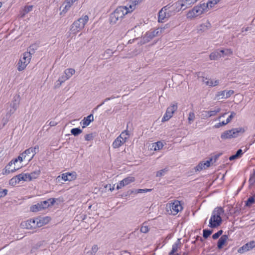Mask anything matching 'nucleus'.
I'll use <instances>...</instances> for the list:
<instances>
[{
	"instance_id": "9d476101",
	"label": "nucleus",
	"mask_w": 255,
	"mask_h": 255,
	"mask_svg": "<svg viewBox=\"0 0 255 255\" xmlns=\"http://www.w3.org/2000/svg\"><path fill=\"white\" fill-rule=\"evenodd\" d=\"M17 109L8 106L7 107V113L2 119L3 127H4L9 121L11 116L14 113Z\"/></svg>"
},
{
	"instance_id": "393cba45",
	"label": "nucleus",
	"mask_w": 255,
	"mask_h": 255,
	"mask_svg": "<svg viewBox=\"0 0 255 255\" xmlns=\"http://www.w3.org/2000/svg\"><path fill=\"white\" fill-rule=\"evenodd\" d=\"M94 121V118L92 114H90L87 117H85L82 120L83 125L82 128H84L86 127L89 125V124Z\"/></svg>"
},
{
	"instance_id": "dca6fc26",
	"label": "nucleus",
	"mask_w": 255,
	"mask_h": 255,
	"mask_svg": "<svg viewBox=\"0 0 255 255\" xmlns=\"http://www.w3.org/2000/svg\"><path fill=\"white\" fill-rule=\"evenodd\" d=\"M77 177L75 172H67L62 174V179L64 181H72L75 180Z\"/></svg>"
},
{
	"instance_id": "de8ad7c7",
	"label": "nucleus",
	"mask_w": 255,
	"mask_h": 255,
	"mask_svg": "<svg viewBox=\"0 0 255 255\" xmlns=\"http://www.w3.org/2000/svg\"><path fill=\"white\" fill-rule=\"evenodd\" d=\"M236 114L234 112H232L231 113V115L229 116V117L226 120V123H229L234 117L236 116Z\"/></svg>"
},
{
	"instance_id": "4be33fe9",
	"label": "nucleus",
	"mask_w": 255,
	"mask_h": 255,
	"mask_svg": "<svg viewBox=\"0 0 255 255\" xmlns=\"http://www.w3.org/2000/svg\"><path fill=\"white\" fill-rule=\"evenodd\" d=\"M41 203L42 206L43 207V209H46L49 207L50 205H53L55 202V199L53 198H51L48 199L47 200L43 201L40 202Z\"/></svg>"
},
{
	"instance_id": "338daca9",
	"label": "nucleus",
	"mask_w": 255,
	"mask_h": 255,
	"mask_svg": "<svg viewBox=\"0 0 255 255\" xmlns=\"http://www.w3.org/2000/svg\"><path fill=\"white\" fill-rule=\"evenodd\" d=\"M57 124V123L55 121H50L49 122V124L48 125L50 126V127H54V126H56Z\"/></svg>"
},
{
	"instance_id": "6ab92c4d",
	"label": "nucleus",
	"mask_w": 255,
	"mask_h": 255,
	"mask_svg": "<svg viewBox=\"0 0 255 255\" xmlns=\"http://www.w3.org/2000/svg\"><path fill=\"white\" fill-rule=\"evenodd\" d=\"M172 6H173V9L169 10L171 13L179 11L184 6V4L181 1H178L172 4Z\"/></svg>"
},
{
	"instance_id": "8fccbe9b",
	"label": "nucleus",
	"mask_w": 255,
	"mask_h": 255,
	"mask_svg": "<svg viewBox=\"0 0 255 255\" xmlns=\"http://www.w3.org/2000/svg\"><path fill=\"white\" fill-rule=\"evenodd\" d=\"M8 190L6 189H0V198L4 197L7 193Z\"/></svg>"
},
{
	"instance_id": "4c0bfd02",
	"label": "nucleus",
	"mask_w": 255,
	"mask_h": 255,
	"mask_svg": "<svg viewBox=\"0 0 255 255\" xmlns=\"http://www.w3.org/2000/svg\"><path fill=\"white\" fill-rule=\"evenodd\" d=\"M10 166H6L4 168V172H3V174H9L10 172H13L17 170L18 168H16L15 167H14L13 169H11Z\"/></svg>"
},
{
	"instance_id": "473e14b6",
	"label": "nucleus",
	"mask_w": 255,
	"mask_h": 255,
	"mask_svg": "<svg viewBox=\"0 0 255 255\" xmlns=\"http://www.w3.org/2000/svg\"><path fill=\"white\" fill-rule=\"evenodd\" d=\"M82 132V130L79 128H73L71 130V133L74 136H78Z\"/></svg>"
},
{
	"instance_id": "a18cd8bd",
	"label": "nucleus",
	"mask_w": 255,
	"mask_h": 255,
	"mask_svg": "<svg viewBox=\"0 0 255 255\" xmlns=\"http://www.w3.org/2000/svg\"><path fill=\"white\" fill-rule=\"evenodd\" d=\"M198 0H182V2L185 5H190L191 4H194Z\"/></svg>"
},
{
	"instance_id": "f03ea898",
	"label": "nucleus",
	"mask_w": 255,
	"mask_h": 255,
	"mask_svg": "<svg viewBox=\"0 0 255 255\" xmlns=\"http://www.w3.org/2000/svg\"><path fill=\"white\" fill-rule=\"evenodd\" d=\"M245 131V128L242 127L233 128L231 129L227 130L222 132L221 135V138L223 140L235 138L243 134Z\"/></svg>"
},
{
	"instance_id": "6e6d98bb",
	"label": "nucleus",
	"mask_w": 255,
	"mask_h": 255,
	"mask_svg": "<svg viewBox=\"0 0 255 255\" xmlns=\"http://www.w3.org/2000/svg\"><path fill=\"white\" fill-rule=\"evenodd\" d=\"M98 250V246L97 245H94L92 248V252L90 255H92L93 254H95Z\"/></svg>"
},
{
	"instance_id": "ddd939ff",
	"label": "nucleus",
	"mask_w": 255,
	"mask_h": 255,
	"mask_svg": "<svg viewBox=\"0 0 255 255\" xmlns=\"http://www.w3.org/2000/svg\"><path fill=\"white\" fill-rule=\"evenodd\" d=\"M170 211L172 214L176 215L182 209V207L180 202L178 201H175L170 204Z\"/></svg>"
},
{
	"instance_id": "a211bd4d",
	"label": "nucleus",
	"mask_w": 255,
	"mask_h": 255,
	"mask_svg": "<svg viewBox=\"0 0 255 255\" xmlns=\"http://www.w3.org/2000/svg\"><path fill=\"white\" fill-rule=\"evenodd\" d=\"M35 219L37 227L43 226L44 225L47 224L50 221V218L48 217H39Z\"/></svg>"
},
{
	"instance_id": "f3484780",
	"label": "nucleus",
	"mask_w": 255,
	"mask_h": 255,
	"mask_svg": "<svg viewBox=\"0 0 255 255\" xmlns=\"http://www.w3.org/2000/svg\"><path fill=\"white\" fill-rule=\"evenodd\" d=\"M20 102V96L16 94L13 96L11 103L9 104V106L17 109L19 106Z\"/></svg>"
},
{
	"instance_id": "5701e85b",
	"label": "nucleus",
	"mask_w": 255,
	"mask_h": 255,
	"mask_svg": "<svg viewBox=\"0 0 255 255\" xmlns=\"http://www.w3.org/2000/svg\"><path fill=\"white\" fill-rule=\"evenodd\" d=\"M228 239V236L226 235H224L221 236V237L219 239L217 243V247L219 249H221L223 246L225 245V243Z\"/></svg>"
},
{
	"instance_id": "72a5a7b5",
	"label": "nucleus",
	"mask_w": 255,
	"mask_h": 255,
	"mask_svg": "<svg viewBox=\"0 0 255 255\" xmlns=\"http://www.w3.org/2000/svg\"><path fill=\"white\" fill-rule=\"evenodd\" d=\"M135 180L134 177L132 176H128L123 180V181L124 182L125 185H128L129 184H130L131 182H134Z\"/></svg>"
},
{
	"instance_id": "09e8293b",
	"label": "nucleus",
	"mask_w": 255,
	"mask_h": 255,
	"mask_svg": "<svg viewBox=\"0 0 255 255\" xmlns=\"http://www.w3.org/2000/svg\"><path fill=\"white\" fill-rule=\"evenodd\" d=\"M44 243V241H40L36 244L32 248V250L38 249L40 247H41Z\"/></svg>"
},
{
	"instance_id": "0eeeda50",
	"label": "nucleus",
	"mask_w": 255,
	"mask_h": 255,
	"mask_svg": "<svg viewBox=\"0 0 255 255\" xmlns=\"http://www.w3.org/2000/svg\"><path fill=\"white\" fill-rule=\"evenodd\" d=\"M177 109V104H173L170 107H168L166 111L165 115L162 119V122H164L168 121L172 116L174 113Z\"/></svg>"
},
{
	"instance_id": "e433bc0d",
	"label": "nucleus",
	"mask_w": 255,
	"mask_h": 255,
	"mask_svg": "<svg viewBox=\"0 0 255 255\" xmlns=\"http://www.w3.org/2000/svg\"><path fill=\"white\" fill-rule=\"evenodd\" d=\"M213 230L204 229L203 231V236L205 239H207L212 233Z\"/></svg>"
},
{
	"instance_id": "774afa93",
	"label": "nucleus",
	"mask_w": 255,
	"mask_h": 255,
	"mask_svg": "<svg viewBox=\"0 0 255 255\" xmlns=\"http://www.w3.org/2000/svg\"><path fill=\"white\" fill-rule=\"evenodd\" d=\"M220 236V235H219V234L218 233V232H217L216 233L214 234V235H213L212 236V238L214 239V240H216L217 239L219 238V237Z\"/></svg>"
},
{
	"instance_id": "c85d7f7f",
	"label": "nucleus",
	"mask_w": 255,
	"mask_h": 255,
	"mask_svg": "<svg viewBox=\"0 0 255 255\" xmlns=\"http://www.w3.org/2000/svg\"><path fill=\"white\" fill-rule=\"evenodd\" d=\"M32 153H31V150L30 148H28L26 149L24 152L21 153L22 156H23V158L26 159L28 160V159L32 155Z\"/></svg>"
},
{
	"instance_id": "5fc2aeb1",
	"label": "nucleus",
	"mask_w": 255,
	"mask_h": 255,
	"mask_svg": "<svg viewBox=\"0 0 255 255\" xmlns=\"http://www.w3.org/2000/svg\"><path fill=\"white\" fill-rule=\"evenodd\" d=\"M148 228L146 226H143L140 228V232L143 233H146L148 232Z\"/></svg>"
},
{
	"instance_id": "c756f323",
	"label": "nucleus",
	"mask_w": 255,
	"mask_h": 255,
	"mask_svg": "<svg viewBox=\"0 0 255 255\" xmlns=\"http://www.w3.org/2000/svg\"><path fill=\"white\" fill-rule=\"evenodd\" d=\"M75 72V71L73 68L67 69L64 71V74L69 79Z\"/></svg>"
},
{
	"instance_id": "0e129e2a",
	"label": "nucleus",
	"mask_w": 255,
	"mask_h": 255,
	"mask_svg": "<svg viewBox=\"0 0 255 255\" xmlns=\"http://www.w3.org/2000/svg\"><path fill=\"white\" fill-rule=\"evenodd\" d=\"M70 7V5L69 4H66L62 10V11L66 12L69 9Z\"/></svg>"
},
{
	"instance_id": "052dcab7",
	"label": "nucleus",
	"mask_w": 255,
	"mask_h": 255,
	"mask_svg": "<svg viewBox=\"0 0 255 255\" xmlns=\"http://www.w3.org/2000/svg\"><path fill=\"white\" fill-rule=\"evenodd\" d=\"M243 153L244 152L243 150L241 149H239L237 151L236 154L238 155L239 158H240L243 155Z\"/></svg>"
},
{
	"instance_id": "bb28decb",
	"label": "nucleus",
	"mask_w": 255,
	"mask_h": 255,
	"mask_svg": "<svg viewBox=\"0 0 255 255\" xmlns=\"http://www.w3.org/2000/svg\"><path fill=\"white\" fill-rule=\"evenodd\" d=\"M222 57V55L218 50L212 52L210 56V59L211 60H217Z\"/></svg>"
},
{
	"instance_id": "f8f14e48",
	"label": "nucleus",
	"mask_w": 255,
	"mask_h": 255,
	"mask_svg": "<svg viewBox=\"0 0 255 255\" xmlns=\"http://www.w3.org/2000/svg\"><path fill=\"white\" fill-rule=\"evenodd\" d=\"M21 226L27 229H32L37 227L35 219H30L21 223Z\"/></svg>"
},
{
	"instance_id": "6e6552de",
	"label": "nucleus",
	"mask_w": 255,
	"mask_h": 255,
	"mask_svg": "<svg viewBox=\"0 0 255 255\" xmlns=\"http://www.w3.org/2000/svg\"><path fill=\"white\" fill-rule=\"evenodd\" d=\"M127 130H125L114 141L113 143V146L114 148H119L124 142L126 141L127 137H123V135H125Z\"/></svg>"
},
{
	"instance_id": "49530a36",
	"label": "nucleus",
	"mask_w": 255,
	"mask_h": 255,
	"mask_svg": "<svg viewBox=\"0 0 255 255\" xmlns=\"http://www.w3.org/2000/svg\"><path fill=\"white\" fill-rule=\"evenodd\" d=\"M33 5H29L25 6L23 9L24 14L27 13L32 10Z\"/></svg>"
},
{
	"instance_id": "1a4fd4ad",
	"label": "nucleus",
	"mask_w": 255,
	"mask_h": 255,
	"mask_svg": "<svg viewBox=\"0 0 255 255\" xmlns=\"http://www.w3.org/2000/svg\"><path fill=\"white\" fill-rule=\"evenodd\" d=\"M28 179L26 174L21 173L15 176L9 180V184L15 185L20 181H26Z\"/></svg>"
},
{
	"instance_id": "79ce46f5",
	"label": "nucleus",
	"mask_w": 255,
	"mask_h": 255,
	"mask_svg": "<svg viewBox=\"0 0 255 255\" xmlns=\"http://www.w3.org/2000/svg\"><path fill=\"white\" fill-rule=\"evenodd\" d=\"M218 2L217 0H210L207 3H205V4H208V8L209 9V6L211 8Z\"/></svg>"
},
{
	"instance_id": "7ed1b4c3",
	"label": "nucleus",
	"mask_w": 255,
	"mask_h": 255,
	"mask_svg": "<svg viewBox=\"0 0 255 255\" xmlns=\"http://www.w3.org/2000/svg\"><path fill=\"white\" fill-rule=\"evenodd\" d=\"M89 20V17L85 15L75 21L71 26L70 31L73 34H76L81 30Z\"/></svg>"
},
{
	"instance_id": "3c124183",
	"label": "nucleus",
	"mask_w": 255,
	"mask_h": 255,
	"mask_svg": "<svg viewBox=\"0 0 255 255\" xmlns=\"http://www.w3.org/2000/svg\"><path fill=\"white\" fill-rule=\"evenodd\" d=\"M249 183L250 185H253L255 183V173H254L249 179Z\"/></svg>"
},
{
	"instance_id": "f704fd0d",
	"label": "nucleus",
	"mask_w": 255,
	"mask_h": 255,
	"mask_svg": "<svg viewBox=\"0 0 255 255\" xmlns=\"http://www.w3.org/2000/svg\"><path fill=\"white\" fill-rule=\"evenodd\" d=\"M168 171V168L166 167L163 169L158 171L156 172V177H162L164 176Z\"/></svg>"
},
{
	"instance_id": "9b49d317",
	"label": "nucleus",
	"mask_w": 255,
	"mask_h": 255,
	"mask_svg": "<svg viewBox=\"0 0 255 255\" xmlns=\"http://www.w3.org/2000/svg\"><path fill=\"white\" fill-rule=\"evenodd\" d=\"M216 218V216L212 214L211 217L209 220V224L208 225V226L210 228H216L221 225L223 220H220V219Z\"/></svg>"
},
{
	"instance_id": "412c9836",
	"label": "nucleus",
	"mask_w": 255,
	"mask_h": 255,
	"mask_svg": "<svg viewBox=\"0 0 255 255\" xmlns=\"http://www.w3.org/2000/svg\"><path fill=\"white\" fill-rule=\"evenodd\" d=\"M41 170L39 167L37 169L31 172L29 174H26L28 179L29 181L37 178L40 175Z\"/></svg>"
},
{
	"instance_id": "20e7f679",
	"label": "nucleus",
	"mask_w": 255,
	"mask_h": 255,
	"mask_svg": "<svg viewBox=\"0 0 255 255\" xmlns=\"http://www.w3.org/2000/svg\"><path fill=\"white\" fill-rule=\"evenodd\" d=\"M208 9V4H205V2L200 3L194 6L191 10L188 12L187 17L192 18L198 16L204 12L207 11Z\"/></svg>"
},
{
	"instance_id": "a878e982",
	"label": "nucleus",
	"mask_w": 255,
	"mask_h": 255,
	"mask_svg": "<svg viewBox=\"0 0 255 255\" xmlns=\"http://www.w3.org/2000/svg\"><path fill=\"white\" fill-rule=\"evenodd\" d=\"M151 189H138L134 190H129L128 191V194L130 195L131 194H136L138 193H146L149 191H151Z\"/></svg>"
},
{
	"instance_id": "4468645a",
	"label": "nucleus",
	"mask_w": 255,
	"mask_h": 255,
	"mask_svg": "<svg viewBox=\"0 0 255 255\" xmlns=\"http://www.w3.org/2000/svg\"><path fill=\"white\" fill-rule=\"evenodd\" d=\"M255 247V242L254 241H251L247 244H246L245 245L242 246V247L240 248L238 252L239 253H243L249 251L250 250L253 249Z\"/></svg>"
},
{
	"instance_id": "c9c22d12",
	"label": "nucleus",
	"mask_w": 255,
	"mask_h": 255,
	"mask_svg": "<svg viewBox=\"0 0 255 255\" xmlns=\"http://www.w3.org/2000/svg\"><path fill=\"white\" fill-rule=\"evenodd\" d=\"M68 79V78H67V77H66L65 75L61 76L57 81V86H60L62 83L64 82L66 80Z\"/></svg>"
},
{
	"instance_id": "37998d69",
	"label": "nucleus",
	"mask_w": 255,
	"mask_h": 255,
	"mask_svg": "<svg viewBox=\"0 0 255 255\" xmlns=\"http://www.w3.org/2000/svg\"><path fill=\"white\" fill-rule=\"evenodd\" d=\"M213 160V158L211 157L209 160H207L206 161H202L204 167V169L210 167V163Z\"/></svg>"
},
{
	"instance_id": "b1692460",
	"label": "nucleus",
	"mask_w": 255,
	"mask_h": 255,
	"mask_svg": "<svg viewBox=\"0 0 255 255\" xmlns=\"http://www.w3.org/2000/svg\"><path fill=\"white\" fill-rule=\"evenodd\" d=\"M181 244L180 239H178L177 241L173 245L172 250L169 253V255L175 254V253L177 252L178 248L180 247Z\"/></svg>"
},
{
	"instance_id": "13d9d810",
	"label": "nucleus",
	"mask_w": 255,
	"mask_h": 255,
	"mask_svg": "<svg viewBox=\"0 0 255 255\" xmlns=\"http://www.w3.org/2000/svg\"><path fill=\"white\" fill-rule=\"evenodd\" d=\"M225 92L226 91H220V92H218L217 93V94H216V97L218 98V97H222V98H223V97H225Z\"/></svg>"
},
{
	"instance_id": "bf43d9fd",
	"label": "nucleus",
	"mask_w": 255,
	"mask_h": 255,
	"mask_svg": "<svg viewBox=\"0 0 255 255\" xmlns=\"http://www.w3.org/2000/svg\"><path fill=\"white\" fill-rule=\"evenodd\" d=\"M126 185L124 184V182L123 180H122L120 181V182L119 184H118L116 189L117 190H119V189H121V188H122L123 187H124Z\"/></svg>"
},
{
	"instance_id": "864d4df0",
	"label": "nucleus",
	"mask_w": 255,
	"mask_h": 255,
	"mask_svg": "<svg viewBox=\"0 0 255 255\" xmlns=\"http://www.w3.org/2000/svg\"><path fill=\"white\" fill-rule=\"evenodd\" d=\"M227 124H228V123H226V122H225L224 121H223V122H222L221 123H219L215 125L214 127L215 128H219L220 127H221L222 126H225Z\"/></svg>"
},
{
	"instance_id": "2f4dec72",
	"label": "nucleus",
	"mask_w": 255,
	"mask_h": 255,
	"mask_svg": "<svg viewBox=\"0 0 255 255\" xmlns=\"http://www.w3.org/2000/svg\"><path fill=\"white\" fill-rule=\"evenodd\" d=\"M255 203V198L254 196L249 197L246 201L245 205L247 207H250L252 204Z\"/></svg>"
},
{
	"instance_id": "2eb2a0df",
	"label": "nucleus",
	"mask_w": 255,
	"mask_h": 255,
	"mask_svg": "<svg viewBox=\"0 0 255 255\" xmlns=\"http://www.w3.org/2000/svg\"><path fill=\"white\" fill-rule=\"evenodd\" d=\"M171 14L169 11L167 12L164 11V10L160 9L158 12V21L159 22H164L169 17Z\"/></svg>"
},
{
	"instance_id": "ea45409f",
	"label": "nucleus",
	"mask_w": 255,
	"mask_h": 255,
	"mask_svg": "<svg viewBox=\"0 0 255 255\" xmlns=\"http://www.w3.org/2000/svg\"><path fill=\"white\" fill-rule=\"evenodd\" d=\"M154 144L155 145L153 146L154 147V150H158L161 149L163 147V144L160 141H158Z\"/></svg>"
},
{
	"instance_id": "a19ab883",
	"label": "nucleus",
	"mask_w": 255,
	"mask_h": 255,
	"mask_svg": "<svg viewBox=\"0 0 255 255\" xmlns=\"http://www.w3.org/2000/svg\"><path fill=\"white\" fill-rule=\"evenodd\" d=\"M203 169H204V167L202 161L200 162L199 164L194 167V169L196 171H200Z\"/></svg>"
},
{
	"instance_id": "58836bf2",
	"label": "nucleus",
	"mask_w": 255,
	"mask_h": 255,
	"mask_svg": "<svg viewBox=\"0 0 255 255\" xmlns=\"http://www.w3.org/2000/svg\"><path fill=\"white\" fill-rule=\"evenodd\" d=\"M220 110H221V109L220 108H218L216 110L209 111H207L206 112L207 113L208 116L209 117H210L212 116H215L218 113H219L220 111Z\"/></svg>"
},
{
	"instance_id": "39448f33",
	"label": "nucleus",
	"mask_w": 255,
	"mask_h": 255,
	"mask_svg": "<svg viewBox=\"0 0 255 255\" xmlns=\"http://www.w3.org/2000/svg\"><path fill=\"white\" fill-rule=\"evenodd\" d=\"M164 27L158 28L156 29L150 30L147 32L146 34L142 37L140 43L141 44L146 43L152 39L154 37L159 35L162 32Z\"/></svg>"
},
{
	"instance_id": "e2e57ef3",
	"label": "nucleus",
	"mask_w": 255,
	"mask_h": 255,
	"mask_svg": "<svg viewBox=\"0 0 255 255\" xmlns=\"http://www.w3.org/2000/svg\"><path fill=\"white\" fill-rule=\"evenodd\" d=\"M207 85L210 86H213V81L212 80H208L207 81H205Z\"/></svg>"
},
{
	"instance_id": "423d86ee",
	"label": "nucleus",
	"mask_w": 255,
	"mask_h": 255,
	"mask_svg": "<svg viewBox=\"0 0 255 255\" xmlns=\"http://www.w3.org/2000/svg\"><path fill=\"white\" fill-rule=\"evenodd\" d=\"M31 58V56H30V53L28 52V51L25 52L23 54V56L21 58L17 64V70L19 71H22L25 69L27 65L30 62V61Z\"/></svg>"
},
{
	"instance_id": "f257e3e1",
	"label": "nucleus",
	"mask_w": 255,
	"mask_h": 255,
	"mask_svg": "<svg viewBox=\"0 0 255 255\" xmlns=\"http://www.w3.org/2000/svg\"><path fill=\"white\" fill-rule=\"evenodd\" d=\"M127 6H120L118 7L110 16V22L111 24H115L119 20H121L124 15L132 11Z\"/></svg>"
},
{
	"instance_id": "603ef678",
	"label": "nucleus",
	"mask_w": 255,
	"mask_h": 255,
	"mask_svg": "<svg viewBox=\"0 0 255 255\" xmlns=\"http://www.w3.org/2000/svg\"><path fill=\"white\" fill-rule=\"evenodd\" d=\"M93 138V136L92 133L87 134L85 136V139L87 141H90L91 140H92Z\"/></svg>"
},
{
	"instance_id": "4d7b16f0",
	"label": "nucleus",
	"mask_w": 255,
	"mask_h": 255,
	"mask_svg": "<svg viewBox=\"0 0 255 255\" xmlns=\"http://www.w3.org/2000/svg\"><path fill=\"white\" fill-rule=\"evenodd\" d=\"M234 93V91L233 90H229L226 92V96H225V98L226 99L228 98Z\"/></svg>"
},
{
	"instance_id": "cd10ccee",
	"label": "nucleus",
	"mask_w": 255,
	"mask_h": 255,
	"mask_svg": "<svg viewBox=\"0 0 255 255\" xmlns=\"http://www.w3.org/2000/svg\"><path fill=\"white\" fill-rule=\"evenodd\" d=\"M44 209L41 205V202L38 203L35 205L31 206L30 208V210L33 212H36Z\"/></svg>"
},
{
	"instance_id": "69168bd1",
	"label": "nucleus",
	"mask_w": 255,
	"mask_h": 255,
	"mask_svg": "<svg viewBox=\"0 0 255 255\" xmlns=\"http://www.w3.org/2000/svg\"><path fill=\"white\" fill-rule=\"evenodd\" d=\"M221 155V153H218L212 157L213 158V160H214V162H215L216 161L217 159L219 157V156Z\"/></svg>"
},
{
	"instance_id": "7c9ffc66",
	"label": "nucleus",
	"mask_w": 255,
	"mask_h": 255,
	"mask_svg": "<svg viewBox=\"0 0 255 255\" xmlns=\"http://www.w3.org/2000/svg\"><path fill=\"white\" fill-rule=\"evenodd\" d=\"M30 150H31V153H32V155L30 157V158L28 159V161L31 160L35 154L38 152L39 151V146L38 145H36L34 147H30L29 148Z\"/></svg>"
},
{
	"instance_id": "c03bdc74",
	"label": "nucleus",
	"mask_w": 255,
	"mask_h": 255,
	"mask_svg": "<svg viewBox=\"0 0 255 255\" xmlns=\"http://www.w3.org/2000/svg\"><path fill=\"white\" fill-rule=\"evenodd\" d=\"M195 117V114L193 112H191L189 113L188 118L189 124H191V122H192L194 120Z\"/></svg>"
},
{
	"instance_id": "680f3d73",
	"label": "nucleus",
	"mask_w": 255,
	"mask_h": 255,
	"mask_svg": "<svg viewBox=\"0 0 255 255\" xmlns=\"http://www.w3.org/2000/svg\"><path fill=\"white\" fill-rule=\"evenodd\" d=\"M238 158H239L238 157V155H237L236 154H235L234 155H231L229 157V160L232 161V160H235V159H237Z\"/></svg>"
},
{
	"instance_id": "aec40b11",
	"label": "nucleus",
	"mask_w": 255,
	"mask_h": 255,
	"mask_svg": "<svg viewBox=\"0 0 255 255\" xmlns=\"http://www.w3.org/2000/svg\"><path fill=\"white\" fill-rule=\"evenodd\" d=\"M224 213V210L221 207H217L215 208L213 211L212 214L216 216V218H219L220 220H222L221 215Z\"/></svg>"
}]
</instances>
